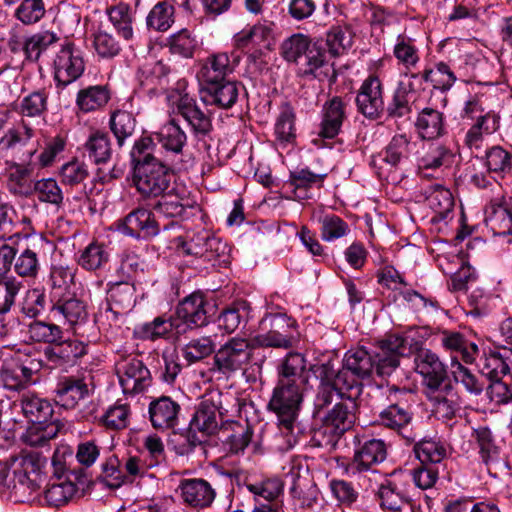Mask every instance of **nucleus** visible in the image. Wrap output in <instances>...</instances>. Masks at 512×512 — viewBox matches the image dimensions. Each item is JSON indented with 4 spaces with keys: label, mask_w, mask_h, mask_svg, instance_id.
<instances>
[{
    "label": "nucleus",
    "mask_w": 512,
    "mask_h": 512,
    "mask_svg": "<svg viewBox=\"0 0 512 512\" xmlns=\"http://www.w3.org/2000/svg\"><path fill=\"white\" fill-rule=\"evenodd\" d=\"M35 153V147L26 148L19 157L22 163L13 162L10 165L7 187L12 195L24 198H29L33 195L35 181L32 179L33 167L29 161Z\"/></svg>",
    "instance_id": "2eb2a0df"
},
{
    "label": "nucleus",
    "mask_w": 512,
    "mask_h": 512,
    "mask_svg": "<svg viewBox=\"0 0 512 512\" xmlns=\"http://www.w3.org/2000/svg\"><path fill=\"white\" fill-rule=\"evenodd\" d=\"M179 489L184 502L195 508L209 507L216 495L209 482H181Z\"/></svg>",
    "instance_id": "58836bf2"
},
{
    "label": "nucleus",
    "mask_w": 512,
    "mask_h": 512,
    "mask_svg": "<svg viewBox=\"0 0 512 512\" xmlns=\"http://www.w3.org/2000/svg\"><path fill=\"white\" fill-rule=\"evenodd\" d=\"M385 457L386 449L384 442L378 439L369 440L356 452L354 460L349 465L347 472L351 476H356V474L359 473V477L368 478V480H371V477L361 475V473L371 472L373 475L379 474L384 477L391 476V472H382L373 468L374 465L382 462Z\"/></svg>",
    "instance_id": "4468645a"
},
{
    "label": "nucleus",
    "mask_w": 512,
    "mask_h": 512,
    "mask_svg": "<svg viewBox=\"0 0 512 512\" xmlns=\"http://www.w3.org/2000/svg\"><path fill=\"white\" fill-rule=\"evenodd\" d=\"M356 105L358 111L365 117L377 119L384 110L383 88L377 76L365 79L357 93Z\"/></svg>",
    "instance_id": "aec40b11"
},
{
    "label": "nucleus",
    "mask_w": 512,
    "mask_h": 512,
    "mask_svg": "<svg viewBox=\"0 0 512 512\" xmlns=\"http://www.w3.org/2000/svg\"><path fill=\"white\" fill-rule=\"evenodd\" d=\"M86 353L87 345L84 342L77 339L65 340L64 337L51 346L45 347L43 351L45 359L53 368L73 363Z\"/></svg>",
    "instance_id": "4be33fe9"
},
{
    "label": "nucleus",
    "mask_w": 512,
    "mask_h": 512,
    "mask_svg": "<svg viewBox=\"0 0 512 512\" xmlns=\"http://www.w3.org/2000/svg\"><path fill=\"white\" fill-rule=\"evenodd\" d=\"M109 261L104 244L92 242L80 254L78 264L88 271L101 269Z\"/></svg>",
    "instance_id": "680f3d73"
},
{
    "label": "nucleus",
    "mask_w": 512,
    "mask_h": 512,
    "mask_svg": "<svg viewBox=\"0 0 512 512\" xmlns=\"http://www.w3.org/2000/svg\"><path fill=\"white\" fill-rule=\"evenodd\" d=\"M175 22L174 5L168 1L156 3L146 17V25L156 32L168 31Z\"/></svg>",
    "instance_id": "8fccbe9b"
},
{
    "label": "nucleus",
    "mask_w": 512,
    "mask_h": 512,
    "mask_svg": "<svg viewBox=\"0 0 512 512\" xmlns=\"http://www.w3.org/2000/svg\"><path fill=\"white\" fill-rule=\"evenodd\" d=\"M422 78L425 82H430L433 88L441 91H448L457 80L454 72L445 62L437 63L435 68L425 69Z\"/></svg>",
    "instance_id": "052dcab7"
},
{
    "label": "nucleus",
    "mask_w": 512,
    "mask_h": 512,
    "mask_svg": "<svg viewBox=\"0 0 512 512\" xmlns=\"http://www.w3.org/2000/svg\"><path fill=\"white\" fill-rule=\"evenodd\" d=\"M180 405L168 396H161L149 404V417L156 429H170L178 424Z\"/></svg>",
    "instance_id": "c756f323"
},
{
    "label": "nucleus",
    "mask_w": 512,
    "mask_h": 512,
    "mask_svg": "<svg viewBox=\"0 0 512 512\" xmlns=\"http://www.w3.org/2000/svg\"><path fill=\"white\" fill-rule=\"evenodd\" d=\"M153 137L164 149L176 154L182 152L187 141L186 133L175 122V120H171L167 124L163 125L159 131L153 133Z\"/></svg>",
    "instance_id": "de8ad7c7"
},
{
    "label": "nucleus",
    "mask_w": 512,
    "mask_h": 512,
    "mask_svg": "<svg viewBox=\"0 0 512 512\" xmlns=\"http://www.w3.org/2000/svg\"><path fill=\"white\" fill-rule=\"evenodd\" d=\"M172 173L162 161H152L134 169L133 181L144 197H159L171 187Z\"/></svg>",
    "instance_id": "9d476101"
},
{
    "label": "nucleus",
    "mask_w": 512,
    "mask_h": 512,
    "mask_svg": "<svg viewBox=\"0 0 512 512\" xmlns=\"http://www.w3.org/2000/svg\"><path fill=\"white\" fill-rule=\"evenodd\" d=\"M223 415L220 402L217 403L213 398L203 400L190 422L189 429L190 431L197 430L204 435H212L219 426L218 416L223 417Z\"/></svg>",
    "instance_id": "c85d7f7f"
},
{
    "label": "nucleus",
    "mask_w": 512,
    "mask_h": 512,
    "mask_svg": "<svg viewBox=\"0 0 512 512\" xmlns=\"http://www.w3.org/2000/svg\"><path fill=\"white\" fill-rule=\"evenodd\" d=\"M135 292L134 285L129 282L112 284L107 292L106 318L117 321L119 316L131 311L136 303Z\"/></svg>",
    "instance_id": "412c9836"
},
{
    "label": "nucleus",
    "mask_w": 512,
    "mask_h": 512,
    "mask_svg": "<svg viewBox=\"0 0 512 512\" xmlns=\"http://www.w3.org/2000/svg\"><path fill=\"white\" fill-rule=\"evenodd\" d=\"M485 166L491 173L503 175L511 170V155L501 146H492L484 156Z\"/></svg>",
    "instance_id": "774afa93"
},
{
    "label": "nucleus",
    "mask_w": 512,
    "mask_h": 512,
    "mask_svg": "<svg viewBox=\"0 0 512 512\" xmlns=\"http://www.w3.org/2000/svg\"><path fill=\"white\" fill-rule=\"evenodd\" d=\"M183 358L193 364L210 356L215 351V343L209 336L191 339L182 348Z\"/></svg>",
    "instance_id": "0e129e2a"
},
{
    "label": "nucleus",
    "mask_w": 512,
    "mask_h": 512,
    "mask_svg": "<svg viewBox=\"0 0 512 512\" xmlns=\"http://www.w3.org/2000/svg\"><path fill=\"white\" fill-rule=\"evenodd\" d=\"M250 312L246 301H238L224 309L217 318L218 327L226 333L235 332L240 325L245 327Z\"/></svg>",
    "instance_id": "a19ab883"
},
{
    "label": "nucleus",
    "mask_w": 512,
    "mask_h": 512,
    "mask_svg": "<svg viewBox=\"0 0 512 512\" xmlns=\"http://www.w3.org/2000/svg\"><path fill=\"white\" fill-rule=\"evenodd\" d=\"M63 330L60 326L45 321L34 320L28 325V335L35 343H45L51 346L63 338Z\"/></svg>",
    "instance_id": "4d7b16f0"
},
{
    "label": "nucleus",
    "mask_w": 512,
    "mask_h": 512,
    "mask_svg": "<svg viewBox=\"0 0 512 512\" xmlns=\"http://www.w3.org/2000/svg\"><path fill=\"white\" fill-rule=\"evenodd\" d=\"M160 199L154 204L153 208L156 212L171 218L186 217L187 210L195 206V202L190 198L182 195L174 187H170L163 194L159 195Z\"/></svg>",
    "instance_id": "2f4dec72"
},
{
    "label": "nucleus",
    "mask_w": 512,
    "mask_h": 512,
    "mask_svg": "<svg viewBox=\"0 0 512 512\" xmlns=\"http://www.w3.org/2000/svg\"><path fill=\"white\" fill-rule=\"evenodd\" d=\"M109 100L110 91L107 86L96 85L81 89L76 103L83 112H91L104 107Z\"/></svg>",
    "instance_id": "3c124183"
},
{
    "label": "nucleus",
    "mask_w": 512,
    "mask_h": 512,
    "mask_svg": "<svg viewBox=\"0 0 512 512\" xmlns=\"http://www.w3.org/2000/svg\"><path fill=\"white\" fill-rule=\"evenodd\" d=\"M264 360L265 356L260 354L253 338L232 337L214 355V365L224 375L244 370L249 364L260 366Z\"/></svg>",
    "instance_id": "7ed1b4c3"
},
{
    "label": "nucleus",
    "mask_w": 512,
    "mask_h": 512,
    "mask_svg": "<svg viewBox=\"0 0 512 512\" xmlns=\"http://www.w3.org/2000/svg\"><path fill=\"white\" fill-rule=\"evenodd\" d=\"M179 253L202 258L212 265H227L230 261V247L222 239L210 235L207 231L194 234L189 240L181 241L177 246Z\"/></svg>",
    "instance_id": "423d86ee"
},
{
    "label": "nucleus",
    "mask_w": 512,
    "mask_h": 512,
    "mask_svg": "<svg viewBox=\"0 0 512 512\" xmlns=\"http://www.w3.org/2000/svg\"><path fill=\"white\" fill-rule=\"evenodd\" d=\"M234 67L227 52L213 53L203 60L198 78L201 85L225 80L234 71Z\"/></svg>",
    "instance_id": "a878e982"
},
{
    "label": "nucleus",
    "mask_w": 512,
    "mask_h": 512,
    "mask_svg": "<svg viewBox=\"0 0 512 512\" xmlns=\"http://www.w3.org/2000/svg\"><path fill=\"white\" fill-rule=\"evenodd\" d=\"M84 147L89 159L97 165L107 163L112 157V144L107 132L96 130Z\"/></svg>",
    "instance_id": "a18cd8bd"
},
{
    "label": "nucleus",
    "mask_w": 512,
    "mask_h": 512,
    "mask_svg": "<svg viewBox=\"0 0 512 512\" xmlns=\"http://www.w3.org/2000/svg\"><path fill=\"white\" fill-rule=\"evenodd\" d=\"M40 489L38 482H0V497L14 503H24L34 499Z\"/></svg>",
    "instance_id": "603ef678"
},
{
    "label": "nucleus",
    "mask_w": 512,
    "mask_h": 512,
    "mask_svg": "<svg viewBox=\"0 0 512 512\" xmlns=\"http://www.w3.org/2000/svg\"><path fill=\"white\" fill-rule=\"evenodd\" d=\"M425 395L439 419L451 420L459 409L456 393L451 382L434 389L425 390Z\"/></svg>",
    "instance_id": "bb28decb"
},
{
    "label": "nucleus",
    "mask_w": 512,
    "mask_h": 512,
    "mask_svg": "<svg viewBox=\"0 0 512 512\" xmlns=\"http://www.w3.org/2000/svg\"><path fill=\"white\" fill-rule=\"evenodd\" d=\"M280 54L284 60L296 64L297 75L324 81L330 76L335 80L334 69L326 62L325 51L305 34L295 33L280 45Z\"/></svg>",
    "instance_id": "f03ea898"
},
{
    "label": "nucleus",
    "mask_w": 512,
    "mask_h": 512,
    "mask_svg": "<svg viewBox=\"0 0 512 512\" xmlns=\"http://www.w3.org/2000/svg\"><path fill=\"white\" fill-rule=\"evenodd\" d=\"M353 35L346 26H332L326 35V44L332 56L342 55L352 45Z\"/></svg>",
    "instance_id": "69168bd1"
},
{
    "label": "nucleus",
    "mask_w": 512,
    "mask_h": 512,
    "mask_svg": "<svg viewBox=\"0 0 512 512\" xmlns=\"http://www.w3.org/2000/svg\"><path fill=\"white\" fill-rule=\"evenodd\" d=\"M416 457L420 465L415 468H398L391 471L392 476L398 474L403 477H411L412 480H421L422 475L426 474L428 480H438L439 473L433 466H427L428 463H439L445 457L446 450L444 446L433 439H423L414 446Z\"/></svg>",
    "instance_id": "1a4fd4ad"
},
{
    "label": "nucleus",
    "mask_w": 512,
    "mask_h": 512,
    "mask_svg": "<svg viewBox=\"0 0 512 512\" xmlns=\"http://www.w3.org/2000/svg\"><path fill=\"white\" fill-rule=\"evenodd\" d=\"M108 127L116 140L117 146L122 148L137 131V115L133 111L116 108L109 114Z\"/></svg>",
    "instance_id": "cd10ccee"
},
{
    "label": "nucleus",
    "mask_w": 512,
    "mask_h": 512,
    "mask_svg": "<svg viewBox=\"0 0 512 512\" xmlns=\"http://www.w3.org/2000/svg\"><path fill=\"white\" fill-rule=\"evenodd\" d=\"M409 346H412L411 355H414L415 371L422 376L425 390L438 388L450 382L446 366L436 353L422 347L421 342L412 337Z\"/></svg>",
    "instance_id": "0eeeda50"
},
{
    "label": "nucleus",
    "mask_w": 512,
    "mask_h": 512,
    "mask_svg": "<svg viewBox=\"0 0 512 512\" xmlns=\"http://www.w3.org/2000/svg\"><path fill=\"white\" fill-rule=\"evenodd\" d=\"M84 70L82 51L72 42L63 44L54 60V79L57 86L66 87L76 81Z\"/></svg>",
    "instance_id": "ddd939ff"
},
{
    "label": "nucleus",
    "mask_w": 512,
    "mask_h": 512,
    "mask_svg": "<svg viewBox=\"0 0 512 512\" xmlns=\"http://www.w3.org/2000/svg\"><path fill=\"white\" fill-rule=\"evenodd\" d=\"M264 333L253 337L260 348L289 349L298 339L297 322L285 313H267L260 321Z\"/></svg>",
    "instance_id": "20e7f679"
},
{
    "label": "nucleus",
    "mask_w": 512,
    "mask_h": 512,
    "mask_svg": "<svg viewBox=\"0 0 512 512\" xmlns=\"http://www.w3.org/2000/svg\"><path fill=\"white\" fill-rule=\"evenodd\" d=\"M345 109L346 104L339 96H334L324 103L319 131L320 137L332 139L339 134L346 118Z\"/></svg>",
    "instance_id": "393cba45"
},
{
    "label": "nucleus",
    "mask_w": 512,
    "mask_h": 512,
    "mask_svg": "<svg viewBox=\"0 0 512 512\" xmlns=\"http://www.w3.org/2000/svg\"><path fill=\"white\" fill-rule=\"evenodd\" d=\"M107 14L118 35L127 41L131 40L134 36V17L129 5L119 3L108 8Z\"/></svg>",
    "instance_id": "864d4df0"
},
{
    "label": "nucleus",
    "mask_w": 512,
    "mask_h": 512,
    "mask_svg": "<svg viewBox=\"0 0 512 512\" xmlns=\"http://www.w3.org/2000/svg\"><path fill=\"white\" fill-rule=\"evenodd\" d=\"M485 223L495 236L512 234V212L506 204L491 201L486 208Z\"/></svg>",
    "instance_id": "e433bc0d"
},
{
    "label": "nucleus",
    "mask_w": 512,
    "mask_h": 512,
    "mask_svg": "<svg viewBox=\"0 0 512 512\" xmlns=\"http://www.w3.org/2000/svg\"><path fill=\"white\" fill-rule=\"evenodd\" d=\"M48 95L45 90H37L24 96L19 104V113L26 117H40L47 110Z\"/></svg>",
    "instance_id": "338daca9"
},
{
    "label": "nucleus",
    "mask_w": 512,
    "mask_h": 512,
    "mask_svg": "<svg viewBox=\"0 0 512 512\" xmlns=\"http://www.w3.org/2000/svg\"><path fill=\"white\" fill-rule=\"evenodd\" d=\"M54 393L57 404L72 409L88 395V387L83 379L65 376L58 381Z\"/></svg>",
    "instance_id": "7c9ffc66"
},
{
    "label": "nucleus",
    "mask_w": 512,
    "mask_h": 512,
    "mask_svg": "<svg viewBox=\"0 0 512 512\" xmlns=\"http://www.w3.org/2000/svg\"><path fill=\"white\" fill-rule=\"evenodd\" d=\"M413 412L409 406L397 402L390 404L378 416V424L402 436L407 442L415 440L411 429Z\"/></svg>",
    "instance_id": "f3484780"
},
{
    "label": "nucleus",
    "mask_w": 512,
    "mask_h": 512,
    "mask_svg": "<svg viewBox=\"0 0 512 512\" xmlns=\"http://www.w3.org/2000/svg\"><path fill=\"white\" fill-rule=\"evenodd\" d=\"M373 359L372 351L359 347L350 349L345 353L343 364L346 365V368L351 369L355 375L365 380L370 378L374 372L375 363Z\"/></svg>",
    "instance_id": "37998d69"
},
{
    "label": "nucleus",
    "mask_w": 512,
    "mask_h": 512,
    "mask_svg": "<svg viewBox=\"0 0 512 512\" xmlns=\"http://www.w3.org/2000/svg\"><path fill=\"white\" fill-rule=\"evenodd\" d=\"M240 84L235 80L225 79L202 85V99L206 104L220 109L231 108L238 100Z\"/></svg>",
    "instance_id": "5701e85b"
},
{
    "label": "nucleus",
    "mask_w": 512,
    "mask_h": 512,
    "mask_svg": "<svg viewBox=\"0 0 512 512\" xmlns=\"http://www.w3.org/2000/svg\"><path fill=\"white\" fill-rule=\"evenodd\" d=\"M356 408V402L341 400V402L334 405V407L324 417L323 421L344 434L352 428L355 422Z\"/></svg>",
    "instance_id": "79ce46f5"
},
{
    "label": "nucleus",
    "mask_w": 512,
    "mask_h": 512,
    "mask_svg": "<svg viewBox=\"0 0 512 512\" xmlns=\"http://www.w3.org/2000/svg\"><path fill=\"white\" fill-rule=\"evenodd\" d=\"M21 410L32 424H45L52 419L54 412L49 401L35 394H24L22 396Z\"/></svg>",
    "instance_id": "ea45409f"
},
{
    "label": "nucleus",
    "mask_w": 512,
    "mask_h": 512,
    "mask_svg": "<svg viewBox=\"0 0 512 512\" xmlns=\"http://www.w3.org/2000/svg\"><path fill=\"white\" fill-rule=\"evenodd\" d=\"M415 94L413 82L400 81L393 93L391 101L388 103L386 112L390 118H402L412 112V100Z\"/></svg>",
    "instance_id": "4c0bfd02"
},
{
    "label": "nucleus",
    "mask_w": 512,
    "mask_h": 512,
    "mask_svg": "<svg viewBox=\"0 0 512 512\" xmlns=\"http://www.w3.org/2000/svg\"><path fill=\"white\" fill-rule=\"evenodd\" d=\"M52 313L62 315L71 325L82 322L86 319L87 312L84 303L74 296H61L54 301Z\"/></svg>",
    "instance_id": "49530a36"
},
{
    "label": "nucleus",
    "mask_w": 512,
    "mask_h": 512,
    "mask_svg": "<svg viewBox=\"0 0 512 512\" xmlns=\"http://www.w3.org/2000/svg\"><path fill=\"white\" fill-rule=\"evenodd\" d=\"M309 378L306 358L299 352L288 353L277 367V384L268 408L288 431L298 417L303 394L310 386Z\"/></svg>",
    "instance_id": "f257e3e1"
},
{
    "label": "nucleus",
    "mask_w": 512,
    "mask_h": 512,
    "mask_svg": "<svg viewBox=\"0 0 512 512\" xmlns=\"http://www.w3.org/2000/svg\"><path fill=\"white\" fill-rule=\"evenodd\" d=\"M509 352H492L485 356L480 372L482 376L487 377L492 382L501 380V378L511 372V362L509 361Z\"/></svg>",
    "instance_id": "5fc2aeb1"
},
{
    "label": "nucleus",
    "mask_w": 512,
    "mask_h": 512,
    "mask_svg": "<svg viewBox=\"0 0 512 512\" xmlns=\"http://www.w3.org/2000/svg\"><path fill=\"white\" fill-rule=\"evenodd\" d=\"M498 128V119L494 115L489 113L481 115L477 119V123L474 124L466 133L465 143L470 149H479L482 143L483 134H490L496 131Z\"/></svg>",
    "instance_id": "13d9d810"
},
{
    "label": "nucleus",
    "mask_w": 512,
    "mask_h": 512,
    "mask_svg": "<svg viewBox=\"0 0 512 512\" xmlns=\"http://www.w3.org/2000/svg\"><path fill=\"white\" fill-rule=\"evenodd\" d=\"M177 112L185 120L191 132L197 136H206L212 129V116L205 106L188 95L181 96L177 102Z\"/></svg>",
    "instance_id": "dca6fc26"
},
{
    "label": "nucleus",
    "mask_w": 512,
    "mask_h": 512,
    "mask_svg": "<svg viewBox=\"0 0 512 512\" xmlns=\"http://www.w3.org/2000/svg\"><path fill=\"white\" fill-rule=\"evenodd\" d=\"M122 482H54L45 491V499L51 506L58 507L73 498H80L99 486L101 490L115 491Z\"/></svg>",
    "instance_id": "f8f14e48"
},
{
    "label": "nucleus",
    "mask_w": 512,
    "mask_h": 512,
    "mask_svg": "<svg viewBox=\"0 0 512 512\" xmlns=\"http://www.w3.org/2000/svg\"><path fill=\"white\" fill-rule=\"evenodd\" d=\"M275 24L272 21L264 20L254 24L250 29L243 30L236 34L235 43L238 48H245L249 44L271 49L274 42Z\"/></svg>",
    "instance_id": "473e14b6"
},
{
    "label": "nucleus",
    "mask_w": 512,
    "mask_h": 512,
    "mask_svg": "<svg viewBox=\"0 0 512 512\" xmlns=\"http://www.w3.org/2000/svg\"><path fill=\"white\" fill-rule=\"evenodd\" d=\"M60 40L56 32L42 30L26 37V60L37 62L41 55Z\"/></svg>",
    "instance_id": "09e8293b"
},
{
    "label": "nucleus",
    "mask_w": 512,
    "mask_h": 512,
    "mask_svg": "<svg viewBox=\"0 0 512 512\" xmlns=\"http://www.w3.org/2000/svg\"><path fill=\"white\" fill-rule=\"evenodd\" d=\"M208 302L200 292H194L181 300L175 311V330L185 333L188 329H196L209 323Z\"/></svg>",
    "instance_id": "9b49d317"
},
{
    "label": "nucleus",
    "mask_w": 512,
    "mask_h": 512,
    "mask_svg": "<svg viewBox=\"0 0 512 512\" xmlns=\"http://www.w3.org/2000/svg\"><path fill=\"white\" fill-rule=\"evenodd\" d=\"M410 336L389 334L379 340L372 350L374 371L380 377H388L400 365V358L411 355Z\"/></svg>",
    "instance_id": "39448f33"
},
{
    "label": "nucleus",
    "mask_w": 512,
    "mask_h": 512,
    "mask_svg": "<svg viewBox=\"0 0 512 512\" xmlns=\"http://www.w3.org/2000/svg\"><path fill=\"white\" fill-rule=\"evenodd\" d=\"M170 72V67L163 61L147 63L138 72L140 85L149 93L164 90L168 85Z\"/></svg>",
    "instance_id": "72a5a7b5"
},
{
    "label": "nucleus",
    "mask_w": 512,
    "mask_h": 512,
    "mask_svg": "<svg viewBox=\"0 0 512 512\" xmlns=\"http://www.w3.org/2000/svg\"><path fill=\"white\" fill-rule=\"evenodd\" d=\"M415 128L421 139H437L445 133L444 115L434 108L426 107L418 113Z\"/></svg>",
    "instance_id": "f704fd0d"
},
{
    "label": "nucleus",
    "mask_w": 512,
    "mask_h": 512,
    "mask_svg": "<svg viewBox=\"0 0 512 512\" xmlns=\"http://www.w3.org/2000/svg\"><path fill=\"white\" fill-rule=\"evenodd\" d=\"M363 379L355 375L351 369L346 368L343 364L337 371V377L334 386L338 391V398L341 400H349L356 402L357 398L361 395Z\"/></svg>",
    "instance_id": "c03bdc74"
},
{
    "label": "nucleus",
    "mask_w": 512,
    "mask_h": 512,
    "mask_svg": "<svg viewBox=\"0 0 512 512\" xmlns=\"http://www.w3.org/2000/svg\"><path fill=\"white\" fill-rule=\"evenodd\" d=\"M33 194L37 195V199L41 203L53 205L58 209L61 207L64 199L60 186L53 178H43L35 181Z\"/></svg>",
    "instance_id": "e2e57ef3"
},
{
    "label": "nucleus",
    "mask_w": 512,
    "mask_h": 512,
    "mask_svg": "<svg viewBox=\"0 0 512 512\" xmlns=\"http://www.w3.org/2000/svg\"><path fill=\"white\" fill-rule=\"evenodd\" d=\"M119 227L125 235L143 240H149L160 232L154 213L146 208L131 211L124 217Z\"/></svg>",
    "instance_id": "a211bd4d"
},
{
    "label": "nucleus",
    "mask_w": 512,
    "mask_h": 512,
    "mask_svg": "<svg viewBox=\"0 0 512 512\" xmlns=\"http://www.w3.org/2000/svg\"><path fill=\"white\" fill-rule=\"evenodd\" d=\"M428 202L434 212V216L431 219L433 223L446 221L452 217L454 199L448 189H435L428 197Z\"/></svg>",
    "instance_id": "6e6d98bb"
},
{
    "label": "nucleus",
    "mask_w": 512,
    "mask_h": 512,
    "mask_svg": "<svg viewBox=\"0 0 512 512\" xmlns=\"http://www.w3.org/2000/svg\"><path fill=\"white\" fill-rule=\"evenodd\" d=\"M411 140L406 134L395 135L386 146L383 155L373 156L370 165L382 176L383 164L396 168L402 160L408 159L411 153Z\"/></svg>",
    "instance_id": "b1692460"
},
{
    "label": "nucleus",
    "mask_w": 512,
    "mask_h": 512,
    "mask_svg": "<svg viewBox=\"0 0 512 512\" xmlns=\"http://www.w3.org/2000/svg\"><path fill=\"white\" fill-rule=\"evenodd\" d=\"M172 329H175L173 318L167 320L163 317H156L153 321L136 327L135 334L139 339L155 341L167 337Z\"/></svg>",
    "instance_id": "bf43d9fd"
},
{
    "label": "nucleus",
    "mask_w": 512,
    "mask_h": 512,
    "mask_svg": "<svg viewBox=\"0 0 512 512\" xmlns=\"http://www.w3.org/2000/svg\"><path fill=\"white\" fill-rule=\"evenodd\" d=\"M200 45L198 36L188 28H182L166 39L170 54L183 59H192Z\"/></svg>",
    "instance_id": "c9c22d12"
},
{
    "label": "nucleus",
    "mask_w": 512,
    "mask_h": 512,
    "mask_svg": "<svg viewBox=\"0 0 512 512\" xmlns=\"http://www.w3.org/2000/svg\"><path fill=\"white\" fill-rule=\"evenodd\" d=\"M46 460L38 453H29L11 458L7 463L0 464V480L12 477L14 480H31L38 478Z\"/></svg>",
    "instance_id": "6ab92c4d"
},
{
    "label": "nucleus",
    "mask_w": 512,
    "mask_h": 512,
    "mask_svg": "<svg viewBox=\"0 0 512 512\" xmlns=\"http://www.w3.org/2000/svg\"><path fill=\"white\" fill-rule=\"evenodd\" d=\"M115 371L125 395L134 396L143 393L152 385L150 370L135 356H122L115 363Z\"/></svg>",
    "instance_id": "6e6552de"
}]
</instances>
